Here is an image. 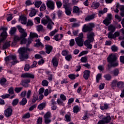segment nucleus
Segmentation results:
<instances>
[{"mask_svg": "<svg viewBox=\"0 0 124 124\" xmlns=\"http://www.w3.org/2000/svg\"><path fill=\"white\" fill-rule=\"evenodd\" d=\"M108 67L107 70L109 71L112 67H116L119 66V63L117 62V57L116 55L111 54L108 55Z\"/></svg>", "mask_w": 124, "mask_h": 124, "instance_id": "1", "label": "nucleus"}, {"mask_svg": "<svg viewBox=\"0 0 124 124\" xmlns=\"http://www.w3.org/2000/svg\"><path fill=\"white\" fill-rule=\"evenodd\" d=\"M32 49L27 47H20L18 49V53L19 54V59L21 61H24L29 59V54L27 52H31Z\"/></svg>", "mask_w": 124, "mask_h": 124, "instance_id": "2", "label": "nucleus"}, {"mask_svg": "<svg viewBox=\"0 0 124 124\" xmlns=\"http://www.w3.org/2000/svg\"><path fill=\"white\" fill-rule=\"evenodd\" d=\"M8 30L7 28L1 27L0 28V31H2V33H0V37L1 38L0 39V46H1V43L4 42L5 40H6L8 35L7 31Z\"/></svg>", "mask_w": 124, "mask_h": 124, "instance_id": "3", "label": "nucleus"}, {"mask_svg": "<svg viewBox=\"0 0 124 124\" xmlns=\"http://www.w3.org/2000/svg\"><path fill=\"white\" fill-rule=\"evenodd\" d=\"M19 20L20 21H22V22H21V24L23 25H26L27 27H32L33 26V22L31 20L29 19L28 20V21L27 22V17L24 16H21L19 17Z\"/></svg>", "mask_w": 124, "mask_h": 124, "instance_id": "4", "label": "nucleus"}, {"mask_svg": "<svg viewBox=\"0 0 124 124\" xmlns=\"http://www.w3.org/2000/svg\"><path fill=\"white\" fill-rule=\"evenodd\" d=\"M95 28L94 23H90V25H86V24L83 25L82 31L83 32H91L93 31V29Z\"/></svg>", "mask_w": 124, "mask_h": 124, "instance_id": "5", "label": "nucleus"}, {"mask_svg": "<svg viewBox=\"0 0 124 124\" xmlns=\"http://www.w3.org/2000/svg\"><path fill=\"white\" fill-rule=\"evenodd\" d=\"M51 113L50 111H47L44 115V119H45V123L46 124H49L51 122Z\"/></svg>", "mask_w": 124, "mask_h": 124, "instance_id": "6", "label": "nucleus"}, {"mask_svg": "<svg viewBox=\"0 0 124 124\" xmlns=\"http://www.w3.org/2000/svg\"><path fill=\"white\" fill-rule=\"evenodd\" d=\"M95 36V33L93 32H88L87 35V40L85 41H88V42H93L94 41V37Z\"/></svg>", "mask_w": 124, "mask_h": 124, "instance_id": "7", "label": "nucleus"}, {"mask_svg": "<svg viewBox=\"0 0 124 124\" xmlns=\"http://www.w3.org/2000/svg\"><path fill=\"white\" fill-rule=\"evenodd\" d=\"M46 18H43L41 19V23L43 24L44 25H46L47 24L50 23V22H51V19L50 18V17L48 16H45Z\"/></svg>", "mask_w": 124, "mask_h": 124, "instance_id": "8", "label": "nucleus"}, {"mask_svg": "<svg viewBox=\"0 0 124 124\" xmlns=\"http://www.w3.org/2000/svg\"><path fill=\"white\" fill-rule=\"evenodd\" d=\"M31 82L30 79H26L21 81V83H20V85L24 87V88L29 87L30 85L29 84Z\"/></svg>", "mask_w": 124, "mask_h": 124, "instance_id": "9", "label": "nucleus"}, {"mask_svg": "<svg viewBox=\"0 0 124 124\" xmlns=\"http://www.w3.org/2000/svg\"><path fill=\"white\" fill-rule=\"evenodd\" d=\"M46 6L48 8H49L50 10H54V2L52 0H49L46 2Z\"/></svg>", "mask_w": 124, "mask_h": 124, "instance_id": "10", "label": "nucleus"}, {"mask_svg": "<svg viewBox=\"0 0 124 124\" xmlns=\"http://www.w3.org/2000/svg\"><path fill=\"white\" fill-rule=\"evenodd\" d=\"M75 40H76V44L79 47H82L84 45V39H79V38H75Z\"/></svg>", "mask_w": 124, "mask_h": 124, "instance_id": "11", "label": "nucleus"}, {"mask_svg": "<svg viewBox=\"0 0 124 124\" xmlns=\"http://www.w3.org/2000/svg\"><path fill=\"white\" fill-rule=\"evenodd\" d=\"M12 113L13 109L11 108V107H9L5 110V116L6 117L9 118L12 115Z\"/></svg>", "mask_w": 124, "mask_h": 124, "instance_id": "12", "label": "nucleus"}, {"mask_svg": "<svg viewBox=\"0 0 124 124\" xmlns=\"http://www.w3.org/2000/svg\"><path fill=\"white\" fill-rule=\"evenodd\" d=\"M60 99H57V103L58 105H62L63 104V101L66 100V97L63 94H61L60 96Z\"/></svg>", "mask_w": 124, "mask_h": 124, "instance_id": "13", "label": "nucleus"}, {"mask_svg": "<svg viewBox=\"0 0 124 124\" xmlns=\"http://www.w3.org/2000/svg\"><path fill=\"white\" fill-rule=\"evenodd\" d=\"M45 47L46 53L47 54H50L53 50V47L50 45H46Z\"/></svg>", "mask_w": 124, "mask_h": 124, "instance_id": "14", "label": "nucleus"}, {"mask_svg": "<svg viewBox=\"0 0 124 124\" xmlns=\"http://www.w3.org/2000/svg\"><path fill=\"white\" fill-rule=\"evenodd\" d=\"M20 77L22 78H30L31 79H34V75L33 74H30V73H25V74H22L20 76Z\"/></svg>", "mask_w": 124, "mask_h": 124, "instance_id": "15", "label": "nucleus"}, {"mask_svg": "<svg viewBox=\"0 0 124 124\" xmlns=\"http://www.w3.org/2000/svg\"><path fill=\"white\" fill-rule=\"evenodd\" d=\"M90 71L89 70H85L84 71H83V78L85 80H88L90 76Z\"/></svg>", "mask_w": 124, "mask_h": 124, "instance_id": "16", "label": "nucleus"}, {"mask_svg": "<svg viewBox=\"0 0 124 124\" xmlns=\"http://www.w3.org/2000/svg\"><path fill=\"white\" fill-rule=\"evenodd\" d=\"M51 62L53 66L54 67H57L59 65V59H58L56 57L52 58Z\"/></svg>", "mask_w": 124, "mask_h": 124, "instance_id": "17", "label": "nucleus"}, {"mask_svg": "<svg viewBox=\"0 0 124 124\" xmlns=\"http://www.w3.org/2000/svg\"><path fill=\"white\" fill-rule=\"evenodd\" d=\"M92 43L88 42V41H85L84 42V46L86 47V50H91L92 49L93 46L91 44Z\"/></svg>", "mask_w": 124, "mask_h": 124, "instance_id": "18", "label": "nucleus"}, {"mask_svg": "<svg viewBox=\"0 0 124 124\" xmlns=\"http://www.w3.org/2000/svg\"><path fill=\"white\" fill-rule=\"evenodd\" d=\"M20 40H21L20 37H19L17 35L15 36L14 39L13 40L12 42V45L13 46H16L17 42H19Z\"/></svg>", "mask_w": 124, "mask_h": 124, "instance_id": "19", "label": "nucleus"}, {"mask_svg": "<svg viewBox=\"0 0 124 124\" xmlns=\"http://www.w3.org/2000/svg\"><path fill=\"white\" fill-rule=\"evenodd\" d=\"M111 120V116H107L106 117H103L102 120H101L100 121H103V122L109 124V122Z\"/></svg>", "mask_w": 124, "mask_h": 124, "instance_id": "20", "label": "nucleus"}, {"mask_svg": "<svg viewBox=\"0 0 124 124\" xmlns=\"http://www.w3.org/2000/svg\"><path fill=\"white\" fill-rule=\"evenodd\" d=\"M111 74L115 77H118L120 74V70L118 68H116L111 71Z\"/></svg>", "mask_w": 124, "mask_h": 124, "instance_id": "21", "label": "nucleus"}, {"mask_svg": "<svg viewBox=\"0 0 124 124\" xmlns=\"http://www.w3.org/2000/svg\"><path fill=\"white\" fill-rule=\"evenodd\" d=\"M109 104L105 103L104 106L100 105L99 108L102 110H107L109 108Z\"/></svg>", "mask_w": 124, "mask_h": 124, "instance_id": "22", "label": "nucleus"}, {"mask_svg": "<svg viewBox=\"0 0 124 124\" xmlns=\"http://www.w3.org/2000/svg\"><path fill=\"white\" fill-rule=\"evenodd\" d=\"M95 18V15L93 14L91 15L87 16L85 18V20L86 21H90V20L94 19Z\"/></svg>", "mask_w": 124, "mask_h": 124, "instance_id": "23", "label": "nucleus"}, {"mask_svg": "<svg viewBox=\"0 0 124 124\" xmlns=\"http://www.w3.org/2000/svg\"><path fill=\"white\" fill-rule=\"evenodd\" d=\"M103 78H105V80L108 81H110L112 79V76L110 74H107L104 75V76H103Z\"/></svg>", "mask_w": 124, "mask_h": 124, "instance_id": "24", "label": "nucleus"}, {"mask_svg": "<svg viewBox=\"0 0 124 124\" xmlns=\"http://www.w3.org/2000/svg\"><path fill=\"white\" fill-rule=\"evenodd\" d=\"M63 8L65 9V14L67 16H70L71 15V9L69 7H63Z\"/></svg>", "mask_w": 124, "mask_h": 124, "instance_id": "25", "label": "nucleus"}, {"mask_svg": "<svg viewBox=\"0 0 124 124\" xmlns=\"http://www.w3.org/2000/svg\"><path fill=\"white\" fill-rule=\"evenodd\" d=\"M73 13L75 14L80 13V10L78 6H74L73 7Z\"/></svg>", "mask_w": 124, "mask_h": 124, "instance_id": "26", "label": "nucleus"}, {"mask_svg": "<svg viewBox=\"0 0 124 124\" xmlns=\"http://www.w3.org/2000/svg\"><path fill=\"white\" fill-rule=\"evenodd\" d=\"M73 112L75 113H77L79 112L80 110V108H79L78 105L75 106L73 108Z\"/></svg>", "mask_w": 124, "mask_h": 124, "instance_id": "27", "label": "nucleus"}, {"mask_svg": "<svg viewBox=\"0 0 124 124\" xmlns=\"http://www.w3.org/2000/svg\"><path fill=\"white\" fill-rule=\"evenodd\" d=\"M100 4L98 2H93L92 7L94 8L95 9H97L99 8Z\"/></svg>", "mask_w": 124, "mask_h": 124, "instance_id": "28", "label": "nucleus"}, {"mask_svg": "<svg viewBox=\"0 0 124 124\" xmlns=\"http://www.w3.org/2000/svg\"><path fill=\"white\" fill-rule=\"evenodd\" d=\"M65 121L66 122H71L72 117L71 114H65Z\"/></svg>", "mask_w": 124, "mask_h": 124, "instance_id": "29", "label": "nucleus"}, {"mask_svg": "<svg viewBox=\"0 0 124 124\" xmlns=\"http://www.w3.org/2000/svg\"><path fill=\"white\" fill-rule=\"evenodd\" d=\"M116 28L113 25H110L108 26V31H110L109 32H114L115 31Z\"/></svg>", "mask_w": 124, "mask_h": 124, "instance_id": "30", "label": "nucleus"}, {"mask_svg": "<svg viewBox=\"0 0 124 124\" xmlns=\"http://www.w3.org/2000/svg\"><path fill=\"white\" fill-rule=\"evenodd\" d=\"M46 107V103H42L41 104H40L39 105H38V109L39 110H42V109H44Z\"/></svg>", "mask_w": 124, "mask_h": 124, "instance_id": "31", "label": "nucleus"}, {"mask_svg": "<svg viewBox=\"0 0 124 124\" xmlns=\"http://www.w3.org/2000/svg\"><path fill=\"white\" fill-rule=\"evenodd\" d=\"M27 103V100L26 98L23 97V98H22L21 101H20L19 102V105L23 106L26 105Z\"/></svg>", "mask_w": 124, "mask_h": 124, "instance_id": "32", "label": "nucleus"}, {"mask_svg": "<svg viewBox=\"0 0 124 124\" xmlns=\"http://www.w3.org/2000/svg\"><path fill=\"white\" fill-rule=\"evenodd\" d=\"M9 47H10V42H5V44H4V45L2 46V48H3L4 50H6Z\"/></svg>", "mask_w": 124, "mask_h": 124, "instance_id": "33", "label": "nucleus"}, {"mask_svg": "<svg viewBox=\"0 0 124 124\" xmlns=\"http://www.w3.org/2000/svg\"><path fill=\"white\" fill-rule=\"evenodd\" d=\"M69 0H63V7H69Z\"/></svg>", "mask_w": 124, "mask_h": 124, "instance_id": "34", "label": "nucleus"}, {"mask_svg": "<svg viewBox=\"0 0 124 124\" xmlns=\"http://www.w3.org/2000/svg\"><path fill=\"white\" fill-rule=\"evenodd\" d=\"M65 59L67 62H70L72 59V55L71 54H68L65 56Z\"/></svg>", "mask_w": 124, "mask_h": 124, "instance_id": "35", "label": "nucleus"}, {"mask_svg": "<svg viewBox=\"0 0 124 124\" xmlns=\"http://www.w3.org/2000/svg\"><path fill=\"white\" fill-rule=\"evenodd\" d=\"M36 10L34 9H32V10H31V13H29V16L30 17H33L36 15Z\"/></svg>", "mask_w": 124, "mask_h": 124, "instance_id": "36", "label": "nucleus"}, {"mask_svg": "<svg viewBox=\"0 0 124 124\" xmlns=\"http://www.w3.org/2000/svg\"><path fill=\"white\" fill-rule=\"evenodd\" d=\"M16 32V28H11V30L9 31V34H11V35H14L15 33Z\"/></svg>", "mask_w": 124, "mask_h": 124, "instance_id": "37", "label": "nucleus"}, {"mask_svg": "<svg viewBox=\"0 0 124 124\" xmlns=\"http://www.w3.org/2000/svg\"><path fill=\"white\" fill-rule=\"evenodd\" d=\"M34 2H32L31 0H27L25 2L26 6H30L31 5H33Z\"/></svg>", "mask_w": 124, "mask_h": 124, "instance_id": "38", "label": "nucleus"}, {"mask_svg": "<svg viewBox=\"0 0 124 124\" xmlns=\"http://www.w3.org/2000/svg\"><path fill=\"white\" fill-rule=\"evenodd\" d=\"M80 61L82 63H86L88 62V57L87 56H83L81 57Z\"/></svg>", "mask_w": 124, "mask_h": 124, "instance_id": "39", "label": "nucleus"}, {"mask_svg": "<svg viewBox=\"0 0 124 124\" xmlns=\"http://www.w3.org/2000/svg\"><path fill=\"white\" fill-rule=\"evenodd\" d=\"M111 20V19H105L104 20H103V23L105 25V26H108L110 24L109 21Z\"/></svg>", "mask_w": 124, "mask_h": 124, "instance_id": "40", "label": "nucleus"}, {"mask_svg": "<svg viewBox=\"0 0 124 124\" xmlns=\"http://www.w3.org/2000/svg\"><path fill=\"white\" fill-rule=\"evenodd\" d=\"M8 93H9V94L13 95L15 94L14 92V88L13 87H10V88L8 90Z\"/></svg>", "mask_w": 124, "mask_h": 124, "instance_id": "41", "label": "nucleus"}, {"mask_svg": "<svg viewBox=\"0 0 124 124\" xmlns=\"http://www.w3.org/2000/svg\"><path fill=\"white\" fill-rule=\"evenodd\" d=\"M19 103V99H15L13 100L12 105L13 106H16Z\"/></svg>", "mask_w": 124, "mask_h": 124, "instance_id": "42", "label": "nucleus"}, {"mask_svg": "<svg viewBox=\"0 0 124 124\" xmlns=\"http://www.w3.org/2000/svg\"><path fill=\"white\" fill-rule=\"evenodd\" d=\"M42 4L41 1H36L34 2V6L37 8H39Z\"/></svg>", "mask_w": 124, "mask_h": 124, "instance_id": "43", "label": "nucleus"}, {"mask_svg": "<svg viewBox=\"0 0 124 124\" xmlns=\"http://www.w3.org/2000/svg\"><path fill=\"white\" fill-rule=\"evenodd\" d=\"M88 53V51L87 50H83L81 51L80 53H79V55H78V57H80L81 56H82L84 55H87Z\"/></svg>", "mask_w": 124, "mask_h": 124, "instance_id": "44", "label": "nucleus"}, {"mask_svg": "<svg viewBox=\"0 0 124 124\" xmlns=\"http://www.w3.org/2000/svg\"><path fill=\"white\" fill-rule=\"evenodd\" d=\"M117 83H118V82L116 79L112 80L111 83V87L112 88L116 87L117 85Z\"/></svg>", "mask_w": 124, "mask_h": 124, "instance_id": "45", "label": "nucleus"}, {"mask_svg": "<svg viewBox=\"0 0 124 124\" xmlns=\"http://www.w3.org/2000/svg\"><path fill=\"white\" fill-rule=\"evenodd\" d=\"M22 89H23V87H16L15 89V92L16 93H19L21 92Z\"/></svg>", "mask_w": 124, "mask_h": 124, "instance_id": "46", "label": "nucleus"}, {"mask_svg": "<svg viewBox=\"0 0 124 124\" xmlns=\"http://www.w3.org/2000/svg\"><path fill=\"white\" fill-rule=\"evenodd\" d=\"M36 124H43V117H38V118L37 119Z\"/></svg>", "mask_w": 124, "mask_h": 124, "instance_id": "47", "label": "nucleus"}, {"mask_svg": "<svg viewBox=\"0 0 124 124\" xmlns=\"http://www.w3.org/2000/svg\"><path fill=\"white\" fill-rule=\"evenodd\" d=\"M31 68V66L29 64H26L24 66V70L25 71L27 72L29 71V69Z\"/></svg>", "mask_w": 124, "mask_h": 124, "instance_id": "48", "label": "nucleus"}, {"mask_svg": "<svg viewBox=\"0 0 124 124\" xmlns=\"http://www.w3.org/2000/svg\"><path fill=\"white\" fill-rule=\"evenodd\" d=\"M124 83L123 81H119L117 83V86L119 88H121L124 87Z\"/></svg>", "mask_w": 124, "mask_h": 124, "instance_id": "49", "label": "nucleus"}, {"mask_svg": "<svg viewBox=\"0 0 124 124\" xmlns=\"http://www.w3.org/2000/svg\"><path fill=\"white\" fill-rule=\"evenodd\" d=\"M48 83V81L46 80H44L43 81H42V85H43V87H47Z\"/></svg>", "mask_w": 124, "mask_h": 124, "instance_id": "50", "label": "nucleus"}, {"mask_svg": "<svg viewBox=\"0 0 124 124\" xmlns=\"http://www.w3.org/2000/svg\"><path fill=\"white\" fill-rule=\"evenodd\" d=\"M88 118H89V114L87 112H86L84 113V115L83 116V117L82 118V120L85 121L88 119Z\"/></svg>", "mask_w": 124, "mask_h": 124, "instance_id": "51", "label": "nucleus"}, {"mask_svg": "<svg viewBox=\"0 0 124 124\" xmlns=\"http://www.w3.org/2000/svg\"><path fill=\"white\" fill-rule=\"evenodd\" d=\"M34 46L37 47H44V45L42 44V43H36L34 44Z\"/></svg>", "mask_w": 124, "mask_h": 124, "instance_id": "52", "label": "nucleus"}, {"mask_svg": "<svg viewBox=\"0 0 124 124\" xmlns=\"http://www.w3.org/2000/svg\"><path fill=\"white\" fill-rule=\"evenodd\" d=\"M111 50L112 52H116L118 51V47L115 45H113L111 46Z\"/></svg>", "mask_w": 124, "mask_h": 124, "instance_id": "53", "label": "nucleus"}, {"mask_svg": "<svg viewBox=\"0 0 124 124\" xmlns=\"http://www.w3.org/2000/svg\"><path fill=\"white\" fill-rule=\"evenodd\" d=\"M101 79V74H98L96 76V82H99V80Z\"/></svg>", "mask_w": 124, "mask_h": 124, "instance_id": "54", "label": "nucleus"}, {"mask_svg": "<svg viewBox=\"0 0 124 124\" xmlns=\"http://www.w3.org/2000/svg\"><path fill=\"white\" fill-rule=\"evenodd\" d=\"M10 95L11 94L8 93H5V94H3L0 96V97H1L2 99H5L10 97Z\"/></svg>", "mask_w": 124, "mask_h": 124, "instance_id": "55", "label": "nucleus"}, {"mask_svg": "<svg viewBox=\"0 0 124 124\" xmlns=\"http://www.w3.org/2000/svg\"><path fill=\"white\" fill-rule=\"evenodd\" d=\"M16 28H17L18 31H19V32L21 33H23V32H25V30L21 28V26L20 25H18L17 26H16Z\"/></svg>", "mask_w": 124, "mask_h": 124, "instance_id": "56", "label": "nucleus"}, {"mask_svg": "<svg viewBox=\"0 0 124 124\" xmlns=\"http://www.w3.org/2000/svg\"><path fill=\"white\" fill-rule=\"evenodd\" d=\"M46 9V6L45 3H43L41 5V6L40 7V11L43 12Z\"/></svg>", "mask_w": 124, "mask_h": 124, "instance_id": "57", "label": "nucleus"}, {"mask_svg": "<svg viewBox=\"0 0 124 124\" xmlns=\"http://www.w3.org/2000/svg\"><path fill=\"white\" fill-rule=\"evenodd\" d=\"M6 81H7V79L6 78H5L0 79V84L2 86L4 85L5 83H6Z\"/></svg>", "mask_w": 124, "mask_h": 124, "instance_id": "58", "label": "nucleus"}, {"mask_svg": "<svg viewBox=\"0 0 124 124\" xmlns=\"http://www.w3.org/2000/svg\"><path fill=\"white\" fill-rule=\"evenodd\" d=\"M69 53V51H67L66 50H63L62 51V55L63 56H66Z\"/></svg>", "mask_w": 124, "mask_h": 124, "instance_id": "59", "label": "nucleus"}, {"mask_svg": "<svg viewBox=\"0 0 124 124\" xmlns=\"http://www.w3.org/2000/svg\"><path fill=\"white\" fill-rule=\"evenodd\" d=\"M31 117L30 113L29 112L27 113V114H24V116H22V118L24 119L30 118Z\"/></svg>", "mask_w": 124, "mask_h": 124, "instance_id": "60", "label": "nucleus"}, {"mask_svg": "<svg viewBox=\"0 0 124 124\" xmlns=\"http://www.w3.org/2000/svg\"><path fill=\"white\" fill-rule=\"evenodd\" d=\"M21 35H20V39H23V38H25V37H26L27 36V33L26 32H22L21 33Z\"/></svg>", "mask_w": 124, "mask_h": 124, "instance_id": "61", "label": "nucleus"}, {"mask_svg": "<svg viewBox=\"0 0 124 124\" xmlns=\"http://www.w3.org/2000/svg\"><path fill=\"white\" fill-rule=\"evenodd\" d=\"M113 32H109L108 34V38L111 39H115V38H114V35L113 34Z\"/></svg>", "mask_w": 124, "mask_h": 124, "instance_id": "62", "label": "nucleus"}, {"mask_svg": "<svg viewBox=\"0 0 124 124\" xmlns=\"http://www.w3.org/2000/svg\"><path fill=\"white\" fill-rule=\"evenodd\" d=\"M68 78H70L71 80H75L76 79V75L70 74L68 76Z\"/></svg>", "mask_w": 124, "mask_h": 124, "instance_id": "63", "label": "nucleus"}, {"mask_svg": "<svg viewBox=\"0 0 124 124\" xmlns=\"http://www.w3.org/2000/svg\"><path fill=\"white\" fill-rule=\"evenodd\" d=\"M75 44V41H74V39H72L70 40V47H72L74 46V45Z\"/></svg>", "mask_w": 124, "mask_h": 124, "instance_id": "64", "label": "nucleus"}]
</instances>
